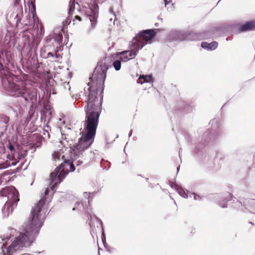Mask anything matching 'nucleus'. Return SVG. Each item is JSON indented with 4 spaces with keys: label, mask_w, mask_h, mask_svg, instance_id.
<instances>
[{
    "label": "nucleus",
    "mask_w": 255,
    "mask_h": 255,
    "mask_svg": "<svg viewBox=\"0 0 255 255\" xmlns=\"http://www.w3.org/2000/svg\"><path fill=\"white\" fill-rule=\"evenodd\" d=\"M132 129L130 130L129 132V134H128V137L129 138H130V137L132 135Z\"/></svg>",
    "instance_id": "c756f323"
},
{
    "label": "nucleus",
    "mask_w": 255,
    "mask_h": 255,
    "mask_svg": "<svg viewBox=\"0 0 255 255\" xmlns=\"http://www.w3.org/2000/svg\"><path fill=\"white\" fill-rule=\"evenodd\" d=\"M66 149L62 148L59 150H55L52 154V159L53 161L57 162L61 160H64L65 158V151Z\"/></svg>",
    "instance_id": "f8f14e48"
},
{
    "label": "nucleus",
    "mask_w": 255,
    "mask_h": 255,
    "mask_svg": "<svg viewBox=\"0 0 255 255\" xmlns=\"http://www.w3.org/2000/svg\"><path fill=\"white\" fill-rule=\"evenodd\" d=\"M185 36L182 31L174 30L171 31L167 36V40L170 41H182L185 39Z\"/></svg>",
    "instance_id": "9d476101"
},
{
    "label": "nucleus",
    "mask_w": 255,
    "mask_h": 255,
    "mask_svg": "<svg viewBox=\"0 0 255 255\" xmlns=\"http://www.w3.org/2000/svg\"><path fill=\"white\" fill-rule=\"evenodd\" d=\"M151 81V76L148 75H140L137 80V83L142 84L144 83H149Z\"/></svg>",
    "instance_id": "2eb2a0df"
},
{
    "label": "nucleus",
    "mask_w": 255,
    "mask_h": 255,
    "mask_svg": "<svg viewBox=\"0 0 255 255\" xmlns=\"http://www.w3.org/2000/svg\"><path fill=\"white\" fill-rule=\"evenodd\" d=\"M19 0H14V5H16L18 4Z\"/></svg>",
    "instance_id": "7c9ffc66"
},
{
    "label": "nucleus",
    "mask_w": 255,
    "mask_h": 255,
    "mask_svg": "<svg viewBox=\"0 0 255 255\" xmlns=\"http://www.w3.org/2000/svg\"><path fill=\"white\" fill-rule=\"evenodd\" d=\"M255 30V21L251 20L245 22L239 28L240 32H243Z\"/></svg>",
    "instance_id": "9b49d317"
},
{
    "label": "nucleus",
    "mask_w": 255,
    "mask_h": 255,
    "mask_svg": "<svg viewBox=\"0 0 255 255\" xmlns=\"http://www.w3.org/2000/svg\"><path fill=\"white\" fill-rule=\"evenodd\" d=\"M54 57H55L56 58H57L58 59L61 58V56H60L59 55H57L56 53H55L54 54Z\"/></svg>",
    "instance_id": "c85d7f7f"
},
{
    "label": "nucleus",
    "mask_w": 255,
    "mask_h": 255,
    "mask_svg": "<svg viewBox=\"0 0 255 255\" xmlns=\"http://www.w3.org/2000/svg\"><path fill=\"white\" fill-rule=\"evenodd\" d=\"M71 157V159L67 160L65 158L63 163H61L59 167H57L54 172L51 173L50 179L51 181V188L52 191L54 190L55 186L60 183L69 172L74 171L75 169L73 164L74 160L76 158L75 157Z\"/></svg>",
    "instance_id": "20e7f679"
},
{
    "label": "nucleus",
    "mask_w": 255,
    "mask_h": 255,
    "mask_svg": "<svg viewBox=\"0 0 255 255\" xmlns=\"http://www.w3.org/2000/svg\"><path fill=\"white\" fill-rule=\"evenodd\" d=\"M218 43L216 41H212L210 43L203 42L201 43L202 48L210 50H214L218 47Z\"/></svg>",
    "instance_id": "4468645a"
},
{
    "label": "nucleus",
    "mask_w": 255,
    "mask_h": 255,
    "mask_svg": "<svg viewBox=\"0 0 255 255\" xmlns=\"http://www.w3.org/2000/svg\"><path fill=\"white\" fill-rule=\"evenodd\" d=\"M58 43L60 44L62 42V35L61 33L58 34L56 39Z\"/></svg>",
    "instance_id": "aec40b11"
},
{
    "label": "nucleus",
    "mask_w": 255,
    "mask_h": 255,
    "mask_svg": "<svg viewBox=\"0 0 255 255\" xmlns=\"http://www.w3.org/2000/svg\"><path fill=\"white\" fill-rule=\"evenodd\" d=\"M48 189H47L45 191V192H44V195L46 196L47 194H48Z\"/></svg>",
    "instance_id": "72a5a7b5"
},
{
    "label": "nucleus",
    "mask_w": 255,
    "mask_h": 255,
    "mask_svg": "<svg viewBox=\"0 0 255 255\" xmlns=\"http://www.w3.org/2000/svg\"><path fill=\"white\" fill-rule=\"evenodd\" d=\"M109 69L108 65L105 62H100L95 68L92 76L91 78L92 80V86H90L88 84L86 87H84V94L85 97H88L89 95V91L87 89L88 87L91 88V90H94L96 93V95L98 92L102 94L104 89V83L107 77V72Z\"/></svg>",
    "instance_id": "7ed1b4c3"
},
{
    "label": "nucleus",
    "mask_w": 255,
    "mask_h": 255,
    "mask_svg": "<svg viewBox=\"0 0 255 255\" xmlns=\"http://www.w3.org/2000/svg\"><path fill=\"white\" fill-rule=\"evenodd\" d=\"M103 100V96H102L101 97V101Z\"/></svg>",
    "instance_id": "a19ab883"
},
{
    "label": "nucleus",
    "mask_w": 255,
    "mask_h": 255,
    "mask_svg": "<svg viewBox=\"0 0 255 255\" xmlns=\"http://www.w3.org/2000/svg\"><path fill=\"white\" fill-rule=\"evenodd\" d=\"M122 61V59L121 60H116L114 61L113 65L116 71H118L121 69Z\"/></svg>",
    "instance_id": "6ab92c4d"
},
{
    "label": "nucleus",
    "mask_w": 255,
    "mask_h": 255,
    "mask_svg": "<svg viewBox=\"0 0 255 255\" xmlns=\"http://www.w3.org/2000/svg\"><path fill=\"white\" fill-rule=\"evenodd\" d=\"M98 8V5L96 4L94 5V9L90 7L85 11V14L91 22V27L87 31L88 34L91 33L93 31L97 24V18L98 17L97 10Z\"/></svg>",
    "instance_id": "6e6552de"
},
{
    "label": "nucleus",
    "mask_w": 255,
    "mask_h": 255,
    "mask_svg": "<svg viewBox=\"0 0 255 255\" xmlns=\"http://www.w3.org/2000/svg\"><path fill=\"white\" fill-rule=\"evenodd\" d=\"M30 6H31V12L32 13L34 12L35 11V5L34 4V3L32 1H31L30 4H29V7Z\"/></svg>",
    "instance_id": "5701e85b"
},
{
    "label": "nucleus",
    "mask_w": 255,
    "mask_h": 255,
    "mask_svg": "<svg viewBox=\"0 0 255 255\" xmlns=\"http://www.w3.org/2000/svg\"><path fill=\"white\" fill-rule=\"evenodd\" d=\"M236 205H237V206H240L241 205H242V203L241 202H239L238 201H237L236 202Z\"/></svg>",
    "instance_id": "a878e982"
},
{
    "label": "nucleus",
    "mask_w": 255,
    "mask_h": 255,
    "mask_svg": "<svg viewBox=\"0 0 255 255\" xmlns=\"http://www.w3.org/2000/svg\"><path fill=\"white\" fill-rule=\"evenodd\" d=\"M76 153V149H74L73 150V151L71 152V154H75V153Z\"/></svg>",
    "instance_id": "f704fd0d"
},
{
    "label": "nucleus",
    "mask_w": 255,
    "mask_h": 255,
    "mask_svg": "<svg viewBox=\"0 0 255 255\" xmlns=\"http://www.w3.org/2000/svg\"><path fill=\"white\" fill-rule=\"evenodd\" d=\"M175 190L177 191L178 193L180 196L185 199L188 198V193L189 192L188 190L180 188L177 185H175Z\"/></svg>",
    "instance_id": "f3484780"
},
{
    "label": "nucleus",
    "mask_w": 255,
    "mask_h": 255,
    "mask_svg": "<svg viewBox=\"0 0 255 255\" xmlns=\"http://www.w3.org/2000/svg\"><path fill=\"white\" fill-rule=\"evenodd\" d=\"M141 34L147 35V40L149 41L150 39L153 38L155 36L156 32L152 29H146L142 31Z\"/></svg>",
    "instance_id": "a211bd4d"
},
{
    "label": "nucleus",
    "mask_w": 255,
    "mask_h": 255,
    "mask_svg": "<svg viewBox=\"0 0 255 255\" xmlns=\"http://www.w3.org/2000/svg\"><path fill=\"white\" fill-rule=\"evenodd\" d=\"M109 12H110L111 13L113 14L114 16H116V14H115V13L114 11V8H113V7H110V8H109Z\"/></svg>",
    "instance_id": "b1692460"
},
{
    "label": "nucleus",
    "mask_w": 255,
    "mask_h": 255,
    "mask_svg": "<svg viewBox=\"0 0 255 255\" xmlns=\"http://www.w3.org/2000/svg\"><path fill=\"white\" fill-rule=\"evenodd\" d=\"M169 2V1H167V0H166V1H164L165 3V6H166L167 4Z\"/></svg>",
    "instance_id": "c9c22d12"
},
{
    "label": "nucleus",
    "mask_w": 255,
    "mask_h": 255,
    "mask_svg": "<svg viewBox=\"0 0 255 255\" xmlns=\"http://www.w3.org/2000/svg\"><path fill=\"white\" fill-rule=\"evenodd\" d=\"M175 185H176V184H171V188H174L175 189Z\"/></svg>",
    "instance_id": "e433bc0d"
},
{
    "label": "nucleus",
    "mask_w": 255,
    "mask_h": 255,
    "mask_svg": "<svg viewBox=\"0 0 255 255\" xmlns=\"http://www.w3.org/2000/svg\"><path fill=\"white\" fill-rule=\"evenodd\" d=\"M98 3H102L105 1L106 0H97Z\"/></svg>",
    "instance_id": "2f4dec72"
},
{
    "label": "nucleus",
    "mask_w": 255,
    "mask_h": 255,
    "mask_svg": "<svg viewBox=\"0 0 255 255\" xmlns=\"http://www.w3.org/2000/svg\"><path fill=\"white\" fill-rule=\"evenodd\" d=\"M11 90L17 97H24V95L27 93V88L25 83L22 82L13 84L11 85Z\"/></svg>",
    "instance_id": "1a4fd4ad"
},
{
    "label": "nucleus",
    "mask_w": 255,
    "mask_h": 255,
    "mask_svg": "<svg viewBox=\"0 0 255 255\" xmlns=\"http://www.w3.org/2000/svg\"><path fill=\"white\" fill-rule=\"evenodd\" d=\"M1 194L7 198L2 209L3 217H7L17 206L19 201L18 193L14 187L11 186L3 188L1 191Z\"/></svg>",
    "instance_id": "39448f33"
},
{
    "label": "nucleus",
    "mask_w": 255,
    "mask_h": 255,
    "mask_svg": "<svg viewBox=\"0 0 255 255\" xmlns=\"http://www.w3.org/2000/svg\"><path fill=\"white\" fill-rule=\"evenodd\" d=\"M192 195H193L194 200L195 201H199L201 198V197L199 195L196 194L194 193H193Z\"/></svg>",
    "instance_id": "4be33fe9"
},
{
    "label": "nucleus",
    "mask_w": 255,
    "mask_h": 255,
    "mask_svg": "<svg viewBox=\"0 0 255 255\" xmlns=\"http://www.w3.org/2000/svg\"><path fill=\"white\" fill-rule=\"evenodd\" d=\"M75 18H76L77 20H80V17H79L78 15H76V16H75Z\"/></svg>",
    "instance_id": "4c0bfd02"
},
{
    "label": "nucleus",
    "mask_w": 255,
    "mask_h": 255,
    "mask_svg": "<svg viewBox=\"0 0 255 255\" xmlns=\"http://www.w3.org/2000/svg\"><path fill=\"white\" fill-rule=\"evenodd\" d=\"M69 7V14H72L75 9L80 11V5L78 2H75V0H71Z\"/></svg>",
    "instance_id": "dca6fc26"
},
{
    "label": "nucleus",
    "mask_w": 255,
    "mask_h": 255,
    "mask_svg": "<svg viewBox=\"0 0 255 255\" xmlns=\"http://www.w3.org/2000/svg\"><path fill=\"white\" fill-rule=\"evenodd\" d=\"M221 0H219V1H221Z\"/></svg>",
    "instance_id": "37998d69"
},
{
    "label": "nucleus",
    "mask_w": 255,
    "mask_h": 255,
    "mask_svg": "<svg viewBox=\"0 0 255 255\" xmlns=\"http://www.w3.org/2000/svg\"><path fill=\"white\" fill-rule=\"evenodd\" d=\"M93 193L85 192L83 193V196L85 197V199L89 200L90 194Z\"/></svg>",
    "instance_id": "412c9836"
},
{
    "label": "nucleus",
    "mask_w": 255,
    "mask_h": 255,
    "mask_svg": "<svg viewBox=\"0 0 255 255\" xmlns=\"http://www.w3.org/2000/svg\"><path fill=\"white\" fill-rule=\"evenodd\" d=\"M164 1H166V0H164Z\"/></svg>",
    "instance_id": "79ce46f5"
},
{
    "label": "nucleus",
    "mask_w": 255,
    "mask_h": 255,
    "mask_svg": "<svg viewBox=\"0 0 255 255\" xmlns=\"http://www.w3.org/2000/svg\"><path fill=\"white\" fill-rule=\"evenodd\" d=\"M88 87L89 95L85 100L87 105L85 107V118L82 122L83 129L81 132V149L89 148L94 142L98 128L101 106H96L94 102L98 98L94 90Z\"/></svg>",
    "instance_id": "f03ea898"
},
{
    "label": "nucleus",
    "mask_w": 255,
    "mask_h": 255,
    "mask_svg": "<svg viewBox=\"0 0 255 255\" xmlns=\"http://www.w3.org/2000/svg\"><path fill=\"white\" fill-rule=\"evenodd\" d=\"M146 44L144 43L142 45H139L137 40L135 41V45L131 43V46H129V50H124L121 52H119L116 53L117 56H123L122 61L124 62H127L130 60L134 59L138 51L142 48V47Z\"/></svg>",
    "instance_id": "423d86ee"
},
{
    "label": "nucleus",
    "mask_w": 255,
    "mask_h": 255,
    "mask_svg": "<svg viewBox=\"0 0 255 255\" xmlns=\"http://www.w3.org/2000/svg\"><path fill=\"white\" fill-rule=\"evenodd\" d=\"M54 54L51 52H49L47 54V57H54Z\"/></svg>",
    "instance_id": "393cba45"
},
{
    "label": "nucleus",
    "mask_w": 255,
    "mask_h": 255,
    "mask_svg": "<svg viewBox=\"0 0 255 255\" xmlns=\"http://www.w3.org/2000/svg\"><path fill=\"white\" fill-rule=\"evenodd\" d=\"M47 211V205L42 198L32 208L30 216L22 226L21 232L18 233L15 229H11L3 236L2 240L6 245L8 241L11 242L7 249L8 255H12L23 247L30 246L38 235Z\"/></svg>",
    "instance_id": "f257e3e1"
},
{
    "label": "nucleus",
    "mask_w": 255,
    "mask_h": 255,
    "mask_svg": "<svg viewBox=\"0 0 255 255\" xmlns=\"http://www.w3.org/2000/svg\"><path fill=\"white\" fill-rule=\"evenodd\" d=\"M8 148L9 151L7 156V158L9 161H8V160H7L5 163L0 165V168L4 169L11 165H15L18 162L19 160L21 158L19 153L15 151L12 144L9 143Z\"/></svg>",
    "instance_id": "0eeeda50"
},
{
    "label": "nucleus",
    "mask_w": 255,
    "mask_h": 255,
    "mask_svg": "<svg viewBox=\"0 0 255 255\" xmlns=\"http://www.w3.org/2000/svg\"><path fill=\"white\" fill-rule=\"evenodd\" d=\"M227 195V196L228 197H230L231 199H232V197H233V195L230 193H227L226 194Z\"/></svg>",
    "instance_id": "cd10ccee"
},
{
    "label": "nucleus",
    "mask_w": 255,
    "mask_h": 255,
    "mask_svg": "<svg viewBox=\"0 0 255 255\" xmlns=\"http://www.w3.org/2000/svg\"><path fill=\"white\" fill-rule=\"evenodd\" d=\"M177 172H178L179 170V167L177 168Z\"/></svg>",
    "instance_id": "ea45409f"
},
{
    "label": "nucleus",
    "mask_w": 255,
    "mask_h": 255,
    "mask_svg": "<svg viewBox=\"0 0 255 255\" xmlns=\"http://www.w3.org/2000/svg\"><path fill=\"white\" fill-rule=\"evenodd\" d=\"M141 33L142 31L137 33L136 36L133 38L131 42L132 44L135 45V40H137L139 45H142L144 43H146V44L147 43L148 41L147 40V35L141 34Z\"/></svg>",
    "instance_id": "ddd939ff"
},
{
    "label": "nucleus",
    "mask_w": 255,
    "mask_h": 255,
    "mask_svg": "<svg viewBox=\"0 0 255 255\" xmlns=\"http://www.w3.org/2000/svg\"><path fill=\"white\" fill-rule=\"evenodd\" d=\"M65 22H66V23H69L70 22V21H69V19H68V18H67V19H66V20Z\"/></svg>",
    "instance_id": "58836bf2"
},
{
    "label": "nucleus",
    "mask_w": 255,
    "mask_h": 255,
    "mask_svg": "<svg viewBox=\"0 0 255 255\" xmlns=\"http://www.w3.org/2000/svg\"><path fill=\"white\" fill-rule=\"evenodd\" d=\"M221 206L223 208H227V205L225 203H224L223 204H221Z\"/></svg>",
    "instance_id": "bb28decb"
},
{
    "label": "nucleus",
    "mask_w": 255,
    "mask_h": 255,
    "mask_svg": "<svg viewBox=\"0 0 255 255\" xmlns=\"http://www.w3.org/2000/svg\"><path fill=\"white\" fill-rule=\"evenodd\" d=\"M79 204H76V207H74L73 208V211H75L76 209H78V206Z\"/></svg>",
    "instance_id": "473e14b6"
}]
</instances>
